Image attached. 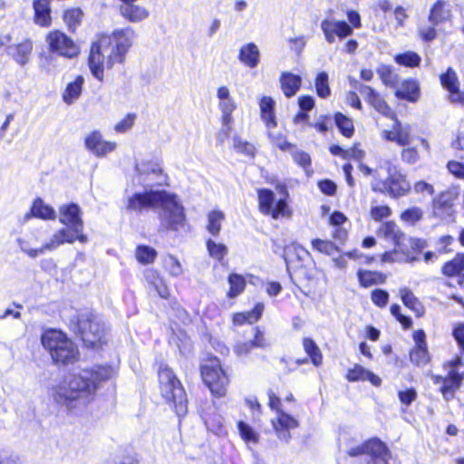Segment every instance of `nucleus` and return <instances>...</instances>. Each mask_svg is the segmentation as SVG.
Instances as JSON below:
<instances>
[{"label": "nucleus", "instance_id": "60", "mask_svg": "<svg viewBox=\"0 0 464 464\" xmlns=\"http://www.w3.org/2000/svg\"><path fill=\"white\" fill-rule=\"evenodd\" d=\"M370 215L373 220L381 221L392 215V209L388 206H375L371 208Z\"/></svg>", "mask_w": 464, "mask_h": 464}, {"label": "nucleus", "instance_id": "56", "mask_svg": "<svg viewBox=\"0 0 464 464\" xmlns=\"http://www.w3.org/2000/svg\"><path fill=\"white\" fill-rule=\"evenodd\" d=\"M268 136L271 141L281 150L286 151L293 149L295 146L286 140V138L282 133H274L271 130H268Z\"/></svg>", "mask_w": 464, "mask_h": 464}, {"label": "nucleus", "instance_id": "55", "mask_svg": "<svg viewBox=\"0 0 464 464\" xmlns=\"http://www.w3.org/2000/svg\"><path fill=\"white\" fill-rule=\"evenodd\" d=\"M18 245L23 252L27 254L30 257L35 258L40 255H44L47 251H53L56 248H45V246L48 245V242L43 245L40 248H29L28 243L21 238L18 240Z\"/></svg>", "mask_w": 464, "mask_h": 464}, {"label": "nucleus", "instance_id": "10", "mask_svg": "<svg viewBox=\"0 0 464 464\" xmlns=\"http://www.w3.org/2000/svg\"><path fill=\"white\" fill-rule=\"evenodd\" d=\"M347 453L351 457L368 455L371 459L367 464H388V448L379 439H372L362 445L351 448Z\"/></svg>", "mask_w": 464, "mask_h": 464}, {"label": "nucleus", "instance_id": "59", "mask_svg": "<svg viewBox=\"0 0 464 464\" xmlns=\"http://www.w3.org/2000/svg\"><path fill=\"white\" fill-rule=\"evenodd\" d=\"M401 160L407 164L413 165L418 162L420 156L416 148H405L401 152Z\"/></svg>", "mask_w": 464, "mask_h": 464}, {"label": "nucleus", "instance_id": "2", "mask_svg": "<svg viewBox=\"0 0 464 464\" xmlns=\"http://www.w3.org/2000/svg\"><path fill=\"white\" fill-rule=\"evenodd\" d=\"M147 208L160 209V227L165 230L178 232L186 227L184 208L174 194L150 188L143 193L137 192L127 198L128 211L140 213Z\"/></svg>", "mask_w": 464, "mask_h": 464}, {"label": "nucleus", "instance_id": "26", "mask_svg": "<svg viewBox=\"0 0 464 464\" xmlns=\"http://www.w3.org/2000/svg\"><path fill=\"white\" fill-rule=\"evenodd\" d=\"M32 217L43 218V219H54L55 211L53 208L45 205L41 198H37L34 201L30 212L26 213L24 217V220L27 221Z\"/></svg>", "mask_w": 464, "mask_h": 464}, {"label": "nucleus", "instance_id": "42", "mask_svg": "<svg viewBox=\"0 0 464 464\" xmlns=\"http://www.w3.org/2000/svg\"><path fill=\"white\" fill-rule=\"evenodd\" d=\"M218 108L222 112V124L224 126L231 125L233 121L232 113L236 110L233 99L219 101Z\"/></svg>", "mask_w": 464, "mask_h": 464}, {"label": "nucleus", "instance_id": "27", "mask_svg": "<svg viewBox=\"0 0 464 464\" xmlns=\"http://www.w3.org/2000/svg\"><path fill=\"white\" fill-rule=\"evenodd\" d=\"M450 18V10L446 7L444 0H438L431 7L429 14V22L437 26Z\"/></svg>", "mask_w": 464, "mask_h": 464}, {"label": "nucleus", "instance_id": "45", "mask_svg": "<svg viewBox=\"0 0 464 464\" xmlns=\"http://www.w3.org/2000/svg\"><path fill=\"white\" fill-rule=\"evenodd\" d=\"M135 256L140 263L147 265L155 260L157 251L149 246H139L136 249Z\"/></svg>", "mask_w": 464, "mask_h": 464}, {"label": "nucleus", "instance_id": "39", "mask_svg": "<svg viewBox=\"0 0 464 464\" xmlns=\"http://www.w3.org/2000/svg\"><path fill=\"white\" fill-rule=\"evenodd\" d=\"M228 283L230 285L228 291V297L235 298L239 295L246 287V279L238 274H230L228 276Z\"/></svg>", "mask_w": 464, "mask_h": 464}, {"label": "nucleus", "instance_id": "1", "mask_svg": "<svg viewBox=\"0 0 464 464\" xmlns=\"http://www.w3.org/2000/svg\"><path fill=\"white\" fill-rule=\"evenodd\" d=\"M113 373L110 366L82 369L65 377L52 386L48 394L53 401L68 412L83 409L93 398L101 384Z\"/></svg>", "mask_w": 464, "mask_h": 464}, {"label": "nucleus", "instance_id": "21", "mask_svg": "<svg viewBox=\"0 0 464 464\" xmlns=\"http://www.w3.org/2000/svg\"><path fill=\"white\" fill-rule=\"evenodd\" d=\"M120 14L131 23H139L145 20L150 12L144 6L139 5L121 4L119 7Z\"/></svg>", "mask_w": 464, "mask_h": 464}, {"label": "nucleus", "instance_id": "7", "mask_svg": "<svg viewBox=\"0 0 464 464\" xmlns=\"http://www.w3.org/2000/svg\"><path fill=\"white\" fill-rule=\"evenodd\" d=\"M158 373L162 396L168 401L172 402L179 416L185 415L187 413V396L179 380L166 364H160Z\"/></svg>", "mask_w": 464, "mask_h": 464}, {"label": "nucleus", "instance_id": "49", "mask_svg": "<svg viewBox=\"0 0 464 464\" xmlns=\"http://www.w3.org/2000/svg\"><path fill=\"white\" fill-rule=\"evenodd\" d=\"M411 361L418 365H425L428 363L430 357L426 346H415L410 353Z\"/></svg>", "mask_w": 464, "mask_h": 464}, {"label": "nucleus", "instance_id": "23", "mask_svg": "<svg viewBox=\"0 0 464 464\" xmlns=\"http://www.w3.org/2000/svg\"><path fill=\"white\" fill-rule=\"evenodd\" d=\"M395 95L399 99L415 102L420 98V86L414 80H405L397 88Z\"/></svg>", "mask_w": 464, "mask_h": 464}, {"label": "nucleus", "instance_id": "14", "mask_svg": "<svg viewBox=\"0 0 464 464\" xmlns=\"http://www.w3.org/2000/svg\"><path fill=\"white\" fill-rule=\"evenodd\" d=\"M321 29L329 44L335 42L336 36L344 38L353 34V28L345 21L327 18L322 21Z\"/></svg>", "mask_w": 464, "mask_h": 464}, {"label": "nucleus", "instance_id": "58", "mask_svg": "<svg viewBox=\"0 0 464 464\" xmlns=\"http://www.w3.org/2000/svg\"><path fill=\"white\" fill-rule=\"evenodd\" d=\"M207 429L214 434L221 437L226 434V429L221 421L220 417H215L213 419H208L205 420Z\"/></svg>", "mask_w": 464, "mask_h": 464}, {"label": "nucleus", "instance_id": "43", "mask_svg": "<svg viewBox=\"0 0 464 464\" xmlns=\"http://www.w3.org/2000/svg\"><path fill=\"white\" fill-rule=\"evenodd\" d=\"M334 121L336 126L343 136L350 138L353 134V123L350 118L341 112H338L334 116Z\"/></svg>", "mask_w": 464, "mask_h": 464}, {"label": "nucleus", "instance_id": "41", "mask_svg": "<svg viewBox=\"0 0 464 464\" xmlns=\"http://www.w3.org/2000/svg\"><path fill=\"white\" fill-rule=\"evenodd\" d=\"M376 72L386 86L394 87L397 84L399 76L392 71L390 65L381 64Z\"/></svg>", "mask_w": 464, "mask_h": 464}, {"label": "nucleus", "instance_id": "53", "mask_svg": "<svg viewBox=\"0 0 464 464\" xmlns=\"http://www.w3.org/2000/svg\"><path fill=\"white\" fill-rule=\"evenodd\" d=\"M423 212L418 207L405 209L401 214V219L408 224L414 225L422 218Z\"/></svg>", "mask_w": 464, "mask_h": 464}, {"label": "nucleus", "instance_id": "18", "mask_svg": "<svg viewBox=\"0 0 464 464\" xmlns=\"http://www.w3.org/2000/svg\"><path fill=\"white\" fill-rule=\"evenodd\" d=\"M272 425L278 438L282 440L288 441L291 438L290 430L295 429L298 426V422L292 416L278 411L276 418L272 420Z\"/></svg>", "mask_w": 464, "mask_h": 464}, {"label": "nucleus", "instance_id": "57", "mask_svg": "<svg viewBox=\"0 0 464 464\" xmlns=\"http://www.w3.org/2000/svg\"><path fill=\"white\" fill-rule=\"evenodd\" d=\"M237 427L240 436L245 441L253 443L257 441V434L248 424L244 421H238Z\"/></svg>", "mask_w": 464, "mask_h": 464}, {"label": "nucleus", "instance_id": "28", "mask_svg": "<svg viewBox=\"0 0 464 464\" xmlns=\"http://www.w3.org/2000/svg\"><path fill=\"white\" fill-rule=\"evenodd\" d=\"M34 21L41 26H48L51 24V9L48 0H34Z\"/></svg>", "mask_w": 464, "mask_h": 464}, {"label": "nucleus", "instance_id": "62", "mask_svg": "<svg viewBox=\"0 0 464 464\" xmlns=\"http://www.w3.org/2000/svg\"><path fill=\"white\" fill-rule=\"evenodd\" d=\"M367 374L368 370L361 365H355L353 369L349 370L346 377L350 382L365 381Z\"/></svg>", "mask_w": 464, "mask_h": 464}, {"label": "nucleus", "instance_id": "15", "mask_svg": "<svg viewBox=\"0 0 464 464\" xmlns=\"http://www.w3.org/2000/svg\"><path fill=\"white\" fill-rule=\"evenodd\" d=\"M85 147L96 157H104L109 152L116 149V143L107 141L102 139V135L98 130H93L88 134L84 140Z\"/></svg>", "mask_w": 464, "mask_h": 464}, {"label": "nucleus", "instance_id": "4", "mask_svg": "<svg viewBox=\"0 0 464 464\" xmlns=\"http://www.w3.org/2000/svg\"><path fill=\"white\" fill-rule=\"evenodd\" d=\"M373 191L387 194L392 198L407 196L411 184L397 165L390 160H381L375 169V177L371 181Z\"/></svg>", "mask_w": 464, "mask_h": 464}, {"label": "nucleus", "instance_id": "33", "mask_svg": "<svg viewBox=\"0 0 464 464\" xmlns=\"http://www.w3.org/2000/svg\"><path fill=\"white\" fill-rule=\"evenodd\" d=\"M400 295L405 306L412 310L417 316H420L424 313L423 306L413 293L407 287L400 289Z\"/></svg>", "mask_w": 464, "mask_h": 464}, {"label": "nucleus", "instance_id": "44", "mask_svg": "<svg viewBox=\"0 0 464 464\" xmlns=\"http://www.w3.org/2000/svg\"><path fill=\"white\" fill-rule=\"evenodd\" d=\"M401 250V246L400 247L395 246L393 251L385 252L382 256V261L383 263H394V262H398V263L409 262V263H411V262L417 260L416 257H411L408 255L401 254L400 253Z\"/></svg>", "mask_w": 464, "mask_h": 464}, {"label": "nucleus", "instance_id": "64", "mask_svg": "<svg viewBox=\"0 0 464 464\" xmlns=\"http://www.w3.org/2000/svg\"><path fill=\"white\" fill-rule=\"evenodd\" d=\"M400 401L405 405L410 406L417 399V392L413 388L398 392Z\"/></svg>", "mask_w": 464, "mask_h": 464}, {"label": "nucleus", "instance_id": "24", "mask_svg": "<svg viewBox=\"0 0 464 464\" xmlns=\"http://www.w3.org/2000/svg\"><path fill=\"white\" fill-rule=\"evenodd\" d=\"M279 81L281 89L287 98L294 96L299 91L302 82L300 76L289 72H282Z\"/></svg>", "mask_w": 464, "mask_h": 464}, {"label": "nucleus", "instance_id": "6", "mask_svg": "<svg viewBox=\"0 0 464 464\" xmlns=\"http://www.w3.org/2000/svg\"><path fill=\"white\" fill-rule=\"evenodd\" d=\"M42 344L48 350L56 363L69 364L78 360L79 352L75 344L64 334L56 330L46 331L42 335Z\"/></svg>", "mask_w": 464, "mask_h": 464}, {"label": "nucleus", "instance_id": "47", "mask_svg": "<svg viewBox=\"0 0 464 464\" xmlns=\"http://www.w3.org/2000/svg\"><path fill=\"white\" fill-rule=\"evenodd\" d=\"M233 147L238 153H242L251 158L255 156V146L248 141L244 140L239 136L233 137Z\"/></svg>", "mask_w": 464, "mask_h": 464}, {"label": "nucleus", "instance_id": "54", "mask_svg": "<svg viewBox=\"0 0 464 464\" xmlns=\"http://www.w3.org/2000/svg\"><path fill=\"white\" fill-rule=\"evenodd\" d=\"M312 246L314 249L329 256H332L338 251L335 244L328 240L316 238L312 241Z\"/></svg>", "mask_w": 464, "mask_h": 464}, {"label": "nucleus", "instance_id": "48", "mask_svg": "<svg viewBox=\"0 0 464 464\" xmlns=\"http://www.w3.org/2000/svg\"><path fill=\"white\" fill-rule=\"evenodd\" d=\"M315 89L319 97L327 98L331 90L328 84V74L325 72H321L318 73L315 79Z\"/></svg>", "mask_w": 464, "mask_h": 464}, {"label": "nucleus", "instance_id": "63", "mask_svg": "<svg viewBox=\"0 0 464 464\" xmlns=\"http://www.w3.org/2000/svg\"><path fill=\"white\" fill-rule=\"evenodd\" d=\"M135 119H136V114H134V113L127 114L125 118H123L120 122H118L115 125L114 130L117 132H121V133L126 132L127 130L131 129V127L134 124Z\"/></svg>", "mask_w": 464, "mask_h": 464}, {"label": "nucleus", "instance_id": "3", "mask_svg": "<svg viewBox=\"0 0 464 464\" xmlns=\"http://www.w3.org/2000/svg\"><path fill=\"white\" fill-rule=\"evenodd\" d=\"M134 36L135 32L128 27L116 30L111 35H102L92 44L88 63L97 80L102 81L105 68L111 69L124 62Z\"/></svg>", "mask_w": 464, "mask_h": 464}, {"label": "nucleus", "instance_id": "9", "mask_svg": "<svg viewBox=\"0 0 464 464\" xmlns=\"http://www.w3.org/2000/svg\"><path fill=\"white\" fill-rule=\"evenodd\" d=\"M74 330L81 335L83 342L95 344L102 337L104 328L88 311L77 313L72 317Z\"/></svg>", "mask_w": 464, "mask_h": 464}, {"label": "nucleus", "instance_id": "8", "mask_svg": "<svg viewBox=\"0 0 464 464\" xmlns=\"http://www.w3.org/2000/svg\"><path fill=\"white\" fill-rule=\"evenodd\" d=\"M201 377L214 396H225L228 385V377L223 371L218 360H210L203 364L201 366Z\"/></svg>", "mask_w": 464, "mask_h": 464}, {"label": "nucleus", "instance_id": "25", "mask_svg": "<svg viewBox=\"0 0 464 464\" xmlns=\"http://www.w3.org/2000/svg\"><path fill=\"white\" fill-rule=\"evenodd\" d=\"M261 118L265 121L267 130L276 127L277 122L275 115V101L271 97L264 96L260 100Z\"/></svg>", "mask_w": 464, "mask_h": 464}, {"label": "nucleus", "instance_id": "32", "mask_svg": "<svg viewBox=\"0 0 464 464\" xmlns=\"http://www.w3.org/2000/svg\"><path fill=\"white\" fill-rule=\"evenodd\" d=\"M264 311V304L258 303L253 310L246 313H237L233 316V322L236 324L241 325L245 323L253 324L259 320Z\"/></svg>", "mask_w": 464, "mask_h": 464}, {"label": "nucleus", "instance_id": "22", "mask_svg": "<svg viewBox=\"0 0 464 464\" xmlns=\"http://www.w3.org/2000/svg\"><path fill=\"white\" fill-rule=\"evenodd\" d=\"M378 236L386 240L392 241L396 247H400L405 237V235L393 221L383 223L378 230Z\"/></svg>", "mask_w": 464, "mask_h": 464}, {"label": "nucleus", "instance_id": "37", "mask_svg": "<svg viewBox=\"0 0 464 464\" xmlns=\"http://www.w3.org/2000/svg\"><path fill=\"white\" fill-rule=\"evenodd\" d=\"M394 61L399 64L410 68L418 67L421 62L420 56L412 51L396 54Z\"/></svg>", "mask_w": 464, "mask_h": 464}, {"label": "nucleus", "instance_id": "16", "mask_svg": "<svg viewBox=\"0 0 464 464\" xmlns=\"http://www.w3.org/2000/svg\"><path fill=\"white\" fill-rule=\"evenodd\" d=\"M136 170L140 175H146L148 177L154 176L155 179H150L151 183L147 184V187L152 188L156 186L168 185V176L163 172L160 165L155 162H141L136 165Z\"/></svg>", "mask_w": 464, "mask_h": 464}, {"label": "nucleus", "instance_id": "46", "mask_svg": "<svg viewBox=\"0 0 464 464\" xmlns=\"http://www.w3.org/2000/svg\"><path fill=\"white\" fill-rule=\"evenodd\" d=\"M440 80L442 87L448 92L456 91V88L459 87L458 76L452 68H448L447 72L440 76Z\"/></svg>", "mask_w": 464, "mask_h": 464}, {"label": "nucleus", "instance_id": "13", "mask_svg": "<svg viewBox=\"0 0 464 464\" xmlns=\"http://www.w3.org/2000/svg\"><path fill=\"white\" fill-rule=\"evenodd\" d=\"M351 82L354 83L357 88V81L353 80ZM360 93L364 97L365 101L370 103L378 112L387 118H395V113L392 111L387 102L381 97V95L372 87L364 84L358 86Z\"/></svg>", "mask_w": 464, "mask_h": 464}, {"label": "nucleus", "instance_id": "36", "mask_svg": "<svg viewBox=\"0 0 464 464\" xmlns=\"http://www.w3.org/2000/svg\"><path fill=\"white\" fill-rule=\"evenodd\" d=\"M225 219V214L219 210H213L208 215V231L213 235L218 236L221 230V224Z\"/></svg>", "mask_w": 464, "mask_h": 464}, {"label": "nucleus", "instance_id": "17", "mask_svg": "<svg viewBox=\"0 0 464 464\" xmlns=\"http://www.w3.org/2000/svg\"><path fill=\"white\" fill-rule=\"evenodd\" d=\"M462 364V357H457L450 362V371L447 378L444 379V384L440 388V392L444 398L448 400V394L459 388L462 380H464V372L459 373L456 368Z\"/></svg>", "mask_w": 464, "mask_h": 464}, {"label": "nucleus", "instance_id": "31", "mask_svg": "<svg viewBox=\"0 0 464 464\" xmlns=\"http://www.w3.org/2000/svg\"><path fill=\"white\" fill-rule=\"evenodd\" d=\"M84 79L82 75H78L75 80L69 82L63 94V100L67 104H72L81 95Z\"/></svg>", "mask_w": 464, "mask_h": 464}, {"label": "nucleus", "instance_id": "38", "mask_svg": "<svg viewBox=\"0 0 464 464\" xmlns=\"http://www.w3.org/2000/svg\"><path fill=\"white\" fill-rule=\"evenodd\" d=\"M464 271V254H459L456 257L447 262L442 267V273L448 276H454Z\"/></svg>", "mask_w": 464, "mask_h": 464}, {"label": "nucleus", "instance_id": "61", "mask_svg": "<svg viewBox=\"0 0 464 464\" xmlns=\"http://www.w3.org/2000/svg\"><path fill=\"white\" fill-rule=\"evenodd\" d=\"M371 299L375 305L384 307L388 304L389 294L385 290L375 289L372 292Z\"/></svg>", "mask_w": 464, "mask_h": 464}, {"label": "nucleus", "instance_id": "51", "mask_svg": "<svg viewBox=\"0 0 464 464\" xmlns=\"http://www.w3.org/2000/svg\"><path fill=\"white\" fill-rule=\"evenodd\" d=\"M163 266L165 270L171 276H179L182 274L183 269L179 261L173 256L169 255L163 259Z\"/></svg>", "mask_w": 464, "mask_h": 464}, {"label": "nucleus", "instance_id": "35", "mask_svg": "<svg viewBox=\"0 0 464 464\" xmlns=\"http://www.w3.org/2000/svg\"><path fill=\"white\" fill-rule=\"evenodd\" d=\"M396 143L400 146H407L411 141V128L410 125H402L395 117Z\"/></svg>", "mask_w": 464, "mask_h": 464}, {"label": "nucleus", "instance_id": "50", "mask_svg": "<svg viewBox=\"0 0 464 464\" xmlns=\"http://www.w3.org/2000/svg\"><path fill=\"white\" fill-rule=\"evenodd\" d=\"M82 12L80 8H72L65 11L63 19L70 30H74L81 23Z\"/></svg>", "mask_w": 464, "mask_h": 464}, {"label": "nucleus", "instance_id": "11", "mask_svg": "<svg viewBox=\"0 0 464 464\" xmlns=\"http://www.w3.org/2000/svg\"><path fill=\"white\" fill-rule=\"evenodd\" d=\"M46 42L51 52L66 58H73L80 52L79 46L61 31L50 32L46 36Z\"/></svg>", "mask_w": 464, "mask_h": 464}, {"label": "nucleus", "instance_id": "5", "mask_svg": "<svg viewBox=\"0 0 464 464\" xmlns=\"http://www.w3.org/2000/svg\"><path fill=\"white\" fill-rule=\"evenodd\" d=\"M60 222L66 227L58 230L48 242L45 248H58L60 246L75 240L81 243L87 242V237L82 233L83 221L81 218V209L78 205L71 203L63 205L59 209Z\"/></svg>", "mask_w": 464, "mask_h": 464}, {"label": "nucleus", "instance_id": "19", "mask_svg": "<svg viewBox=\"0 0 464 464\" xmlns=\"http://www.w3.org/2000/svg\"><path fill=\"white\" fill-rule=\"evenodd\" d=\"M32 51L33 43L30 40L10 44L6 49L7 54L21 66L25 65L29 62Z\"/></svg>", "mask_w": 464, "mask_h": 464}, {"label": "nucleus", "instance_id": "34", "mask_svg": "<svg viewBox=\"0 0 464 464\" xmlns=\"http://www.w3.org/2000/svg\"><path fill=\"white\" fill-rule=\"evenodd\" d=\"M303 347L314 366L322 364L323 355L318 345L311 338H304Z\"/></svg>", "mask_w": 464, "mask_h": 464}, {"label": "nucleus", "instance_id": "40", "mask_svg": "<svg viewBox=\"0 0 464 464\" xmlns=\"http://www.w3.org/2000/svg\"><path fill=\"white\" fill-rule=\"evenodd\" d=\"M259 208L262 213L269 215L275 202V195L272 190L262 188L258 190Z\"/></svg>", "mask_w": 464, "mask_h": 464}, {"label": "nucleus", "instance_id": "12", "mask_svg": "<svg viewBox=\"0 0 464 464\" xmlns=\"http://www.w3.org/2000/svg\"><path fill=\"white\" fill-rule=\"evenodd\" d=\"M458 196L459 192L454 188L440 193L433 199L434 216L447 222L452 221L455 214L454 203Z\"/></svg>", "mask_w": 464, "mask_h": 464}, {"label": "nucleus", "instance_id": "20", "mask_svg": "<svg viewBox=\"0 0 464 464\" xmlns=\"http://www.w3.org/2000/svg\"><path fill=\"white\" fill-rule=\"evenodd\" d=\"M238 60L248 68H256L260 62V52L254 43L243 44L239 49Z\"/></svg>", "mask_w": 464, "mask_h": 464}, {"label": "nucleus", "instance_id": "30", "mask_svg": "<svg viewBox=\"0 0 464 464\" xmlns=\"http://www.w3.org/2000/svg\"><path fill=\"white\" fill-rule=\"evenodd\" d=\"M308 254L309 253L303 246L297 244H291L285 246L283 257L287 270H289L290 266L293 265L295 260L302 261L306 256H308Z\"/></svg>", "mask_w": 464, "mask_h": 464}, {"label": "nucleus", "instance_id": "29", "mask_svg": "<svg viewBox=\"0 0 464 464\" xmlns=\"http://www.w3.org/2000/svg\"><path fill=\"white\" fill-rule=\"evenodd\" d=\"M357 277L362 287H370L385 283L387 276L378 271L359 269Z\"/></svg>", "mask_w": 464, "mask_h": 464}, {"label": "nucleus", "instance_id": "52", "mask_svg": "<svg viewBox=\"0 0 464 464\" xmlns=\"http://www.w3.org/2000/svg\"><path fill=\"white\" fill-rule=\"evenodd\" d=\"M207 248L210 256L218 260L223 259L227 254V248L224 244L216 243L212 239L207 241Z\"/></svg>", "mask_w": 464, "mask_h": 464}]
</instances>
